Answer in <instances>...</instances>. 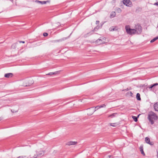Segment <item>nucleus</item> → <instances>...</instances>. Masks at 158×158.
<instances>
[{"instance_id": "obj_8", "label": "nucleus", "mask_w": 158, "mask_h": 158, "mask_svg": "<svg viewBox=\"0 0 158 158\" xmlns=\"http://www.w3.org/2000/svg\"><path fill=\"white\" fill-rule=\"evenodd\" d=\"M35 2L37 3L43 5L46 4L47 3H49L50 2V1L48 0L47 1H41L38 0H35Z\"/></svg>"}, {"instance_id": "obj_3", "label": "nucleus", "mask_w": 158, "mask_h": 158, "mask_svg": "<svg viewBox=\"0 0 158 158\" xmlns=\"http://www.w3.org/2000/svg\"><path fill=\"white\" fill-rule=\"evenodd\" d=\"M125 29L127 33L129 35H132L136 34L135 31L134 29H131L127 26L125 27Z\"/></svg>"}, {"instance_id": "obj_26", "label": "nucleus", "mask_w": 158, "mask_h": 158, "mask_svg": "<svg viewBox=\"0 0 158 158\" xmlns=\"http://www.w3.org/2000/svg\"><path fill=\"white\" fill-rule=\"evenodd\" d=\"M153 85H151L149 86V88L151 90L152 88H154V87H153Z\"/></svg>"}, {"instance_id": "obj_32", "label": "nucleus", "mask_w": 158, "mask_h": 158, "mask_svg": "<svg viewBox=\"0 0 158 158\" xmlns=\"http://www.w3.org/2000/svg\"><path fill=\"white\" fill-rule=\"evenodd\" d=\"M110 126H113V127H114V126L112 125V124H116V123H110Z\"/></svg>"}, {"instance_id": "obj_24", "label": "nucleus", "mask_w": 158, "mask_h": 158, "mask_svg": "<svg viewBox=\"0 0 158 158\" xmlns=\"http://www.w3.org/2000/svg\"><path fill=\"white\" fill-rule=\"evenodd\" d=\"M18 109H17L15 110H11V111L12 113H14L17 112L18 111Z\"/></svg>"}, {"instance_id": "obj_35", "label": "nucleus", "mask_w": 158, "mask_h": 158, "mask_svg": "<svg viewBox=\"0 0 158 158\" xmlns=\"http://www.w3.org/2000/svg\"><path fill=\"white\" fill-rule=\"evenodd\" d=\"M19 43H24L25 42L24 41H19Z\"/></svg>"}, {"instance_id": "obj_18", "label": "nucleus", "mask_w": 158, "mask_h": 158, "mask_svg": "<svg viewBox=\"0 0 158 158\" xmlns=\"http://www.w3.org/2000/svg\"><path fill=\"white\" fill-rule=\"evenodd\" d=\"M110 16L112 18H113L116 15V13L114 11H113L111 12L110 14Z\"/></svg>"}, {"instance_id": "obj_16", "label": "nucleus", "mask_w": 158, "mask_h": 158, "mask_svg": "<svg viewBox=\"0 0 158 158\" xmlns=\"http://www.w3.org/2000/svg\"><path fill=\"white\" fill-rule=\"evenodd\" d=\"M117 115V113H114L111 115H109L108 117H111V118H113L116 117Z\"/></svg>"}, {"instance_id": "obj_14", "label": "nucleus", "mask_w": 158, "mask_h": 158, "mask_svg": "<svg viewBox=\"0 0 158 158\" xmlns=\"http://www.w3.org/2000/svg\"><path fill=\"white\" fill-rule=\"evenodd\" d=\"M28 85L30 86L34 82L33 80L31 78L27 79Z\"/></svg>"}, {"instance_id": "obj_17", "label": "nucleus", "mask_w": 158, "mask_h": 158, "mask_svg": "<svg viewBox=\"0 0 158 158\" xmlns=\"http://www.w3.org/2000/svg\"><path fill=\"white\" fill-rule=\"evenodd\" d=\"M136 98L139 101L141 100V98L140 97V94L139 93H137L136 95Z\"/></svg>"}, {"instance_id": "obj_31", "label": "nucleus", "mask_w": 158, "mask_h": 158, "mask_svg": "<svg viewBox=\"0 0 158 158\" xmlns=\"http://www.w3.org/2000/svg\"><path fill=\"white\" fill-rule=\"evenodd\" d=\"M21 158H27V157L26 156H21Z\"/></svg>"}, {"instance_id": "obj_37", "label": "nucleus", "mask_w": 158, "mask_h": 158, "mask_svg": "<svg viewBox=\"0 0 158 158\" xmlns=\"http://www.w3.org/2000/svg\"><path fill=\"white\" fill-rule=\"evenodd\" d=\"M127 91H128V90L129 89H128V88H127L126 89H125Z\"/></svg>"}, {"instance_id": "obj_23", "label": "nucleus", "mask_w": 158, "mask_h": 158, "mask_svg": "<svg viewBox=\"0 0 158 158\" xmlns=\"http://www.w3.org/2000/svg\"><path fill=\"white\" fill-rule=\"evenodd\" d=\"M127 94L129 95L130 96L132 97L133 93L131 91L128 92H127Z\"/></svg>"}, {"instance_id": "obj_38", "label": "nucleus", "mask_w": 158, "mask_h": 158, "mask_svg": "<svg viewBox=\"0 0 158 158\" xmlns=\"http://www.w3.org/2000/svg\"><path fill=\"white\" fill-rule=\"evenodd\" d=\"M17 158H21V157L20 156H19V157H18Z\"/></svg>"}, {"instance_id": "obj_12", "label": "nucleus", "mask_w": 158, "mask_h": 158, "mask_svg": "<svg viewBox=\"0 0 158 158\" xmlns=\"http://www.w3.org/2000/svg\"><path fill=\"white\" fill-rule=\"evenodd\" d=\"M60 71H56L54 72L49 73L48 74H47L46 75H52L53 74H56L59 73Z\"/></svg>"}, {"instance_id": "obj_33", "label": "nucleus", "mask_w": 158, "mask_h": 158, "mask_svg": "<svg viewBox=\"0 0 158 158\" xmlns=\"http://www.w3.org/2000/svg\"><path fill=\"white\" fill-rule=\"evenodd\" d=\"M154 4L155 5L158 6V2L155 3Z\"/></svg>"}, {"instance_id": "obj_15", "label": "nucleus", "mask_w": 158, "mask_h": 158, "mask_svg": "<svg viewBox=\"0 0 158 158\" xmlns=\"http://www.w3.org/2000/svg\"><path fill=\"white\" fill-rule=\"evenodd\" d=\"M154 108L155 111H158V102H156L154 104Z\"/></svg>"}, {"instance_id": "obj_10", "label": "nucleus", "mask_w": 158, "mask_h": 158, "mask_svg": "<svg viewBox=\"0 0 158 158\" xmlns=\"http://www.w3.org/2000/svg\"><path fill=\"white\" fill-rule=\"evenodd\" d=\"M145 140L147 143L151 145H152L153 144V143L150 142V139L148 137H146L145 138Z\"/></svg>"}, {"instance_id": "obj_19", "label": "nucleus", "mask_w": 158, "mask_h": 158, "mask_svg": "<svg viewBox=\"0 0 158 158\" xmlns=\"http://www.w3.org/2000/svg\"><path fill=\"white\" fill-rule=\"evenodd\" d=\"M109 30L110 31H113L117 30V29H115V27H112L110 28Z\"/></svg>"}, {"instance_id": "obj_7", "label": "nucleus", "mask_w": 158, "mask_h": 158, "mask_svg": "<svg viewBox=\"0 0 158 158\" xmlns=\"http://www.w3.org/2000/svg\"><path fill=\"white\" fill-rule=\"evenodd\" d=\"M94 107H92L88 109L87 114L88 115H91L93 114L94 112L96 110H94Z\"/></svg>"}, {"instance_id": "obj_1", "label": "nucleus", "mask_w": 158, "mask_h": 158, "mask_svg": "<svg viewBox=\"0 0 158 158\" xmlns=\"http://www.w3.org/2000/svg\"><path fill=\"white\" fill-rule=\"evenodd\" d=\"M44 153V151L39 149H35L31 153L30 156L34 158H36L43 156Z\"/></svg>"}, {"instance_id": "obj_34", "label": "nucleus", "mask_w": 158, "mask_h": 158, "mask_svg": "<svg viewBox=\"0 0 158 158\" xmlns=\"http://www.w3.org/2000/svg\"><path fill=\"white\" fill-rule=\"evenodd\" d=\"M105 106V105L104 104L102 105H101L100 106V107H103Z\"/></svg>"}, {"instance_id": "obj_27", "label": "nucleus", "mask_w": 158, "mask_h": 158, "mask_svg": "<svg viewBox=\"0 0 158 158\" xmlns=\"http://www.w3.org/2000/svg\"><path fill=\"white\" fill-rule=\"evenodd\" d=\"M117 11L118 12V13H120V12H121L122 11L119 8H118L117 9Z\"/></svg>"}, {"instance_id": "obj_28", "label": "nucleus", "mask_w": 158, "mask_h": 158, "mask_svg": "<svg viewBox=\"0 0 158 158\" xmlns=\"http://www.w3.org/2000/svg\"><path fill=\"white\" fill-rule=\"evenodd\" d=\"M48 35V34L47 33L45 32L43 33V35L44 36H46Z\"/></svg>"}, {"instance_id": "obj_29", "label": "nucleus", "mask_w": 158, "mask_h": 158, "mask_svg": "<svg viewBox=\"0 0 158 158\" xmlns=\"http://www.w3.org/2000/svg\"><path fill=\"white\" fill-rule=\"evenodd\" d=\"M100 108V106H97L95 107V109H94V110H96L95 109H97L96 110H98V109H99V108Z\"/></svg>"}, {"instance_id": "obj_40", "label": "nucleus", "mask_w": 158, "mask_h": 158, "mask_svg": "<svg viewBox=\"0 0 158 158\" xmlns=\"http://www.w3.org/2000/svg\"><path fill=\"white\" fill-rule=\"evenodd\" d=\"M139 114L138 115V117H139Z\"/></svg>"}, {"instance_id": "obj_21", "label": "nucleus", "mask_w": 158, "mask_h": 158, "mask_svg": "<svg viewBox=\"0 0 158 158\" xmlns=\"http://www.w3.org/2000/svg\"><path fill=\"white\" fill-rule=\"evenodd\" d=\"M140 152H141V153L142 154H143L144 155V153L143 151V146H140Z\"/></svg>"}, {"instance_id": "obj_20", "label": "nucleus", "mask_w": 158, "mask_h": 158, "mask_svg": "<svg viewBox=\"0 0 158 158\" xmlns=\"http://www.w3.org/2000/svg\"><path fill=\"white\" fill-rule=\"evenodd\" d=\"M158 39V36H157L155 38H154V39H153L151 41V43H152L157 40Z\"/></svg>"}, {"instance_id": "obj_36", "label": "nucleus", "mask_w": 158, "mask_h": 158, "mask_svg": "<svg viewBox=\"0 0 158 158\" xmlns=\"http://www.w3.org/2000/svg\"><path fill=\"white\" fill-rule=\"evenodd\" d=\"M99 22V21H96V23H98Z\"/></svg>"}, {"instance_id": "obj_6", "label": "nucleus", "mask_w": 158, "mask_h": 158, "mask_svg": "<svg viewBox=\"0 0 158 158\" xmlns=\"http://www.w3.org/2000/svg\"><path fill=\"white\" fill-rule=\"evenodd\" d=\"M123 2L124 5L127 6L131 7L132 6L130 0H123Z\"/></svg>"}, {"instance_id": "obj_41", "label": "nucleus", "mask_w": 158, "mask_h": 158, "mask_svg": "<svg viewBox=\"0 0 158 158\" xmlns=\"http://www.w3.org/2000/svg\"><path fill=\"white\" fill-rule=\"evenodd\" d=\"M109 158H110V156H109Z\"/></svg>"}, {"instance_id": "obj_22", "label": "nucleus", "mask_w": 158, "mask_h": 158, "mask_svg": "<svg viewBox=\"0 0 158 158\" xmlns=\"http://www.w3.org/2000/svg\"><path fill=\"white\" fill-rule=\"evenodd\" d=\"M132 118L134 119V121L136 122L137 121V117L135 116H132Z\"/></svg>"}, {"instance_id": "obj_2", "label": "nucleus", "mask_w": 158, "mask_h": 158, "mask_svg": "<svg viewBox=\"0 0 158 158\" xmlns=\"http://www.w3.org/2000/svg\"><path fill=\"white\" fill-rule=\"evenodd\" d=\"M148 118L151 123V124H153L154 122L153 120H157L158 118V117L155 113L152 111H151L149 113Z\"/></svg>"}, {"instance_id": "obj_13", "label": "nucleus", "mask_w": 158, "mask_h": 158, "mask_svg": "<svg viewBox=\"0 0 158 158\" xmlns=\"http://www.w3.org/2000/svg\"><path fill=\"white\" fill-rule=\"evenodd\" d=\"M77 142L75 141H70L67 142L66 144L68 145H74L77 143Z\"/></svg>"}, {"instance_id": "obj_4", "label": "nucleus", "mask_w": 158, "mask_h": 158, "mask_svg": "<svg viewBox=\"0 0 158 158\" xmlns=\"http://www.w3.org/2000/svg\"><path fill=\"white\" fill-rule=\"evenodd\" d=\"M134 29L136 33L138 34H140L142 31L141 27L139 24L136 25L135 26V28Z\"/></svg>"}, {"instance_id": "obj_5", "label": "nucleus", "mask_w": 158, "mask_h": 158, "mask_svg": "<svg viewBox=\"0 0 158 158\" xmlns=\"http://www.w3.org/2000/svg\"><path fill=\"white\" fill-rule=\"evenodd\" d=\"M105 40L106 38L105 37H101L96 40V43L98 44L105 43Z\"/></svg>"}, {"instance_id": "obj_25", "label": "nucleus", "mask_w": 158, "mask_h": 158, "mask_svg": "<svg viewBox=\"0 0 158 158\" xmlns=\"http://www.w3.org/2000/svg\"><path fill=\"white\" fill-rule=\"evenodd\" d=\"M152 85H153V87L154 89L156 86L158 85V83H156L153 84Z\"/></svg>"}, {"instance_id": "obj_11", "label": "nucleus", "mask_w": 158, "mask_h": 158, "mask_svg": "<svg viewBox=\"0 0 158 158\" xmlns=\"http://www.w3.org/2000/svg\"><path fill=\"white\" fill-rule=\"evenodd\" d=\"M13 76V74L11 73H6L4 75V77L6 78H10L12 77Z\"/></svg>"}, {"instance_id": "obj_30", "label": "nucleus", "mask_w": 158, "mask_h": 158, "mask_svg": "<svg viewBox=\"0 0 158 158\" xmlns=\"http://www.w3.org/2000/svg\"><path fill=\"white\" fill-rule=\"evenodd\" d=\"M67 39V38H62V39L61 40H60L61 41H63V40H66V39Z\"/></svg>"}, {"instance_id": "obj_39", "label": "nucleus", "mask_w": 158, "mask_h": 158, "mask_svg": "<svg viewBox=\"0 0 158 158\" xmlns=\"http://www.w3.org/2000/svg\"><path fill=\"white\" fill-rule=\"evenodd\" d=\"M157 157H158V153L157 154Z\"/></svg>"}, {"instance_id": "obj_9", "label": "nucleus", "mask_w": 158, "mask_h": 158, "mask_svg": "<svg viewBox=\"0 0 158 158\" xmlns=\"http://www.w3.org/2000/svg\"><path fill=\"white\" fill-rule=\"evenodd\" d=\"M21 85L24 86H29L27 79L22 81H21Z\"/></svg>"}]
</instances>
